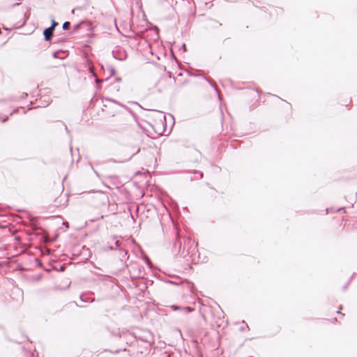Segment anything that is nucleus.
Masks as SVG:
<instances>
[{"mask_svg":"<svg viewBox=\"0 0 357 357\" xmlns=\"http://www.w3.org/2000/svg\"><path fill=\"white\" fill-rule=\"evenodd\" d=\"M119 106L114 102L106 100L102 105L100 110L98 112V115L101 119H109L119 114Z\"/></svg>","mask_w":357,"mask_h":357,"instance_id":"1","label":"nucleus"},{"mask_svg":"<svg viewBox=\"0 0 357 357\" xmlns=\"http://www.w3.org/2000/svg\"><path fill=\"white\" fill-rule=\"evenodd\" d=\"M327 213H333L334 216L333 217V220H337V223L341 224L342 222L344 221V215L347 213V211L344 208H340L334 211L333 208H327Z\"/></svg>","mask_w":357,"mask_h":357,"instance_id":"2","label":"nucleus"},{"mask_svg":"<svg viewBox=\"0 0 357 357\" xmlns=\"http://www.w3.org/2000/svg\"><path fill=\"white\" fill-rule=\"evenodd\" d=\"M53 27H49L44 31V36L46 40H50L53 35Z\"/></svg>","mask_w":357,"mask_h":357,"instance_id":"3","label":"nucleus"},{"mask_svg":"<svg viewBox=\"0 0 357 357\" xmlns=\"http://www.w3.org/2000/svg\"><path fill=\"white\" fill-rule=\"evenodd\" d=\"M69 26H70V22H66L63 24V29H65V30L68 29L69 28Z\"/></svg>","mask_w":357,"mask_h":357,"instance_id":"4","label":"nucleus"},{"mask_svg":"<svg viewBox=\"0 0 357 357\" xmlns=\"http://www.w3.org/2000/svg\"><path fill=\"white\" fill-rule=\"evenodd\" d=\"M58 24L57 22H56L54 20L52 21V25L51 27H53V30L54 29L55 26Z\"/></svg>","mask_w":357,"mask_h":357,"instance_id":"5","label":"nucleus"},{"mask_svg":"<svg viewBox=\"0 0 357 357\" xmlns=\"http://www.w3.org/2000/svg\"><path fill=\"white\" fill-rule=\"evenodd\" d=\"M172 307H173L174 309H175V310H177V309H178V307H176V306H172Z\"/></svg>","mask_w":357,"mask_h":357,"instance_id":"6","label":"nucleus"}]
</instances>
